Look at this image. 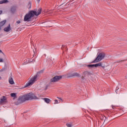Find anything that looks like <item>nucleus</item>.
I'll use <instances>...</instances> for the list:
<instances>
[{"instance_id":"nucleus-1","label":"nucleus","mask_w":127,"mask_h":127,"mask_svg":"<svg viewBox=\"0 0 127 127\" xmlns=\"http://www.w3.org/2000/svg\"><path fill=\"white\" fill-rule=\"evenodd\" d=\"M38 97L32 93H29L27 94H24L18 98L19 102L23 103L25 101H29L30 100H38Z\"/></svg>"},{"instance_id":"nucleus-2","label":"nucleus","mask_w":127,"mask_h":127,"mask_svg":"<svg viewBox=\"0 0 127 127\" xmlns=\"http://www.w3.org/2000/svg\"><path fill=\"white\" fill-rule=\"evenodd\" d=\"M41 13V9L39 8L38 11L31 10L28 13H27L24 17V21H30V19L32 18L34 15L38 16L39 14Z\"/></svg>"},{"instance_id":"nucleus-3","label":"nucleus","mask_w":127,"mask_h":127,"mask_svg":"<svg viewBox=\"0 0 127 127\" xmlns=\"http://www.w3.org/2000/svg\"><path fill=\"white\" fill-rule=\"evenodd\" d=\"M106 57V54L104 52L99 53L97 54V56L96 59L92 62V63H97L102 61L104 58Z\"/></svg>"},{"instance_id":"nucleus-4","label":"nucleus","mask_w":127,"mask_h":127,"mask_svg":"<svg viewBox=\"0 0 127 127\" xmlns=\"http://www.w3.org/2000/svg\"><path fill=\"white\" fill-rule=\"evenodd\" d=\"M37 79V75H35L34 77H32L29 81L26 83V85L25 86V88L27 87H29V86H31V85H33L34 82L36 81Z\"/></svg>"},{"instance_id":"nucleus-5","label":"nucleus","mask_w":127,"mask_h":127,"mask_svg":"<svg viewBox=\"0 0 127 127\" xmlns=\"http://www.w3.org/2000/svg\"><path fill=\"white\" fill-rule=\"evenodd\" d=\"M62 79V76L56 75L50 79V82L51 83H55L56 82H58V81H60V80Z\"/></svg>"},{"instance_id":"nucleus-6","label":"nucleus","mask_w":127,"mask_h":127,"mask_svg":"<svg viewBox=\"0 0 127 127\" xmlns=\"http://www.w3.org/2000/svg\"><path fill=\"white\" fill-rule=\"evenodd\" d=\"M3 30L5 31V32H8L9 31H10V30H11V28H10V24H9L7 27H5L3 29Z\"/></svg>"},{"instance_id":"nucleus-7","label":"nucleus","mask_w":127,"mask_h":127,"mask_svg":"<svg viewBox=\"0 0 127 127\" xmlns=\"http://www.w3.org/2000/svg\"><path fill=\"white\" fill-rule=\"evenodd\" d=\"M10 11H11V13H14V12L16 11V6H12L11 7Z\"/></svg>"},{"instance_id":"nucleus-8","label":"nucleus","mask_w":127,"mask_h":127,"mask_svg":"<svg viewBox=\"0 0 127 127\" xmlns=\"http://www.w3.org/2000/svg\"><path fill=\"white\" fill-rule=\"evenodd\" d=\"M8 81H9V84H10V85H13L14 84V81H13V78H12V76H11V75L9 77Z\"/></svg>"},{"instance_id":"nucleus-9","label":"nucleus","mask_w":127,"mask_h":127,"mask_svg":"<svg viewBox=\"0 0 127 127\" xmlns=\"http://www.w3.org/2000/svg\"><path fill=\"white\" fill-rule=\"evenodd\" d=\"M0 101L1 102V104L3 103H6V97H5V96H2V97H1Z\"/></svg>"},{"instance_id":"nucleus-10","label":"nucleus","mask_w":127,"mask_h":127,"mask_svg":"<svg viewBox=\"0 0 127 127\" xmlns=\"http://www.w3.org/2000/svg\"><path fill=\"white\" fill-rule=\"evenodd\" d=\"M42 100H43L45 103L47 104H50V102H51V100L47 98H42Z\"/></svg>"},{"instance_id":"nucleus-11","label":"nucleus","mask_w":127,"mask_h":127,"mask_svg":"<svg viewBox=\"0 0 127 127\" xmlns=\"http://www.w3.org/2000/svg\"><path fill=\"white\" fill-rule=\"evenodd\" d=\"M75 76H76V77H79L80 75L77 72H74L72 73L70 76H68V77H75Z\"/></svg>"},{"instance_id":"nucleus-12","label":"nucleus","mask_w":127,"mask_h":127,"mask_svg":"<svg viewBox=\"0 0 127 127\" xmlns=\"http://www.w3.org/2000/svg\"><path fill=\"white\" fill-rule=\"evenodd\" d=\"M6 22V20H3L0 22V26H3L4 24H5Z\"/></svg>"},{"instance_id":"nucleus-13","label":"nucleus","mask_w":127,"mask_h":127,"mask_svg":"<svg viewBox=\"0 0 127 127\" xmlns=\"http://www.w3.org/2000/svg\"><path fill=\"white\" fill-rule=\"evenodd\" d=\"M62 49L63 50V51H67V50H68V48H67V46L65 45L62 46Z\"/></svg>"},{"instance_id":"nucleus-14","label":"nucleus","mask_w":127,"mask_h":127,"mask_svg":"<svg viewBox=\"0 0 127 127\" xmlns=\"http://www.w3.org/2000/svg\"><path fill=\"white\" fill-rule=\"evenodd\" d=\"M8 0H1L0 1V4H2L3 3H7Z\"/></svg>"},{"instance_id":"nucleus-15","label":"nucleus","mask_w":127,"mask_h":127,"mask_svg":"<svg viewBox=\"0 0 127 127\" xmlns=\"http://www.w3.org/2000/svg\"><path fill=\"white\" fill-rule=\"evenodd\" d=\"M28 63H34L35 62V60L34 59H31V60H29V59H28Z\"/></svg>"},{"instance_id":"nucleus-16","label":"nucleus","mask_w":127,"mask_h":127,"mask_svg":"<svg viewBox=\"0 0 127 127\" xmlns=\"http://www.w3.org/2000/svg\"><path fill=\"white\" fill-rule=\"evenodd\" d=\"M10 96H11V97H12V98H16V93H11Z\"/></svg>"},{"instance_id":"nucleus-17","label":"nucleus","mask_w":127,"mask_h":127,"mask_svg":"<svg viewBox=\"0 0 127 127\" xmlns=\"http://www.w3.org/2000/svg\"><path fill=\"white\" fill-rule=\"evenodd\" d=\"M96 64L97 65V67L101 66V67H102L103 68H104V66H102V63H99L98 64Z\"/></svg>"},{"instance_id":"nucleus-18","label":"nucleus","mask_w":127,"mask_h":127,"mask_svg":"<svg viewBox=\"0 0 127 127\" xmlns=\"http://www.w3.org/2000/svg\"><path fill=\"white\" fill-rule=\"evenodd\" d=\"M88 68H93L94 64H88L87 65Z\"/></svg>"},{"instance_id":"nucleus-19","label":"nucleus","mask_w":127,"mask_h":127,"mask_svg":"<svg viewBox=\"0 0 127 127\" xmlns=\"http://www.w3.org/2000/svg\"><path fill=\"white\" fill-rule=\"evenodd\" d=\"M66 126L67 127H72V124H71L66 123Z\"/></svg>"},{"instance_id":"nucleus-20","label":"nucleus","mask_w":127,"mask_h":127,"mask_svg":"<svg viewBox=\"0 0 127 127\" xmlns=\"http://www.w3.org/2000/svg\"><path fill=\"white\" fill-rule=\"evenodd\" d=\"M59 103H60V101H58V100H55V103H54V104H55V105H56V104H59Z\"/></svg>"},{"instance_id":"nucleus-21","label":"nucleus","mask_w":127,"mask_h":127,"mask_svg":"<svg viewBox=\"0 0 127 127\" xmlns=\"http://www.w3.org/2000/svg\"><path fill=\"white\" fill-rule=\"evenodd\" d=\"M28 6H29V8H31V2L28 3Z\"/></svg>"},{"instance_id":"nucleus-22","label":"nucleus","mask_w":127,"mask_h":127,"mask_svg":"<svg viewBox=\"0 0 127 127\" xmlns=\"http://www.w3.org/2000/svg\"><path fill=\"white\" fill-rule=\"evenodd\" d=\"M24 63L25 64H28L29 63H28V62H27V60H25L24 61Z\"/></svg>"},{"instance_id":"nucleus-23","label":"nucleus","mask_w":127,"mask_h":127,"mask_svg":"<svg viewBox=\"0 0 127 127\" xmlns=\"http://www.w3.org/2000/svg\"><path fill=\"white\" fill-rule=\"evenodd\" d=\"M118 90H119V88L117 87L116 90V94H118Z\"/></svg>"},{"instance_id":"nucleus-24","label":"nucleus","mask_w":127,"mask_h":127,"mask_svg":"<svg viewBox=\"0 0 127 127\" xmlns=\"http://www.w3.org/2000/svg\"><path fill=\"white\" fill-rule=\"evenodd\" d=\"M93 67H98V65H97V64H93Z\"/></svg>"},{"instance_id":"nucleus-25","label":"nucleus","mask_w":127,"mask_h":127,"mask_svg":"<svg viewBox=\"0 0 127 127\" xmlns=\"http://www.w3.org/2000/svg\"><path fill=\"white\" fill-rule=\"evenodd\" d=\"M112 0H107L106 1L108 2V4L110 3V1H111Z\"/></svg>"},{"instance_id":"nucleus-26","label":"nucleus","mask_w":127,"mask_h":127,"mask_svg":"<svg viewBox=\"0 0 127 127\" xmlns=\"http://www.w3.org/2000/svg\"><path fill=\"white\" fill-rule=\"evenodd\" d=\"M0 62H3V60L2 59H0Z\"/></svg>"},{"instance_id":"nucleus-27","label":"nucleus","mask_w":127,"mask_h":127,"mask_svg":"<svg viewBox=\"0 0 127 127\" xmlns=\"http://www.w3.org/2000/svg\"><path fill=\"white\" fill-rule=\"evenodd\" d=\"M16 23H18V24L20 23V21H19V20L17 21Z\"/></svg>"},{"instance_id":"nucleus-28","label":"nucleus","mask_w":127,"mask_h":127,"mask_svg":"<svg viewBox=\"0 0 127 127\" xmlns=\"http://www.w3.org/2000/svg\"><path fill=\"white\" fill-rule=\"evenodd\" d=\"M112 109H113V110H115V109H116V107L112 106Z\"/></svg>"},{"instance_id":"nucleus-29","label":"nucleus","mask_w":127,"mask_h":127,"mask_svg":"<svg viewBox=\"0 0 127 127\" xmlns=\"http://www.w3.org/2000/svg\"><path fill=\"white\" fill-rule=\"evenodd\" d=\"M57 99H59L60 100H61V101H62V98H60V97H57Z\"/></svg>"},{"instance_id":"nucleus-30","label":"nucleus","mask_w":127,"mask_h":127,"mask_svg":"<svg viewBox=\"0 0 127 127\" xmlns=\"http://www.w3.org/2000/svg\"><path fill=\"white\" fill-rule=\"evenodd\" d=\"M2 13V10H0V14H1Z\"/></svg>"},{"instance_id":"nucleus-31","label":"nucleus","mask_w":127,"mask_h":127,"mask_svg":"<svg viewBox=\"0 0 127 127\" xmlns=\"http://www.w3.org/2000/svg\"><path fill=\"white\" fill-rule=\"evenodd\" d=\"M39 73H43V70H41L39 71Z\"/></svg>"},{"instance_id":"nucleus-32","label":"nucleus","mask_w":127,"mask_h":127,"mask_svg":"<svg viewBox=\"0 0 127 127\" xmlns=\"http://www.w3.org/2000/svg\"><path fill=\"white\" fill-rule=\"evenodd\" d=\"M47 88H48V86L46 85L45 90H47Z\"/></svg>"},{"instance_id":"nucleus-33","label":"nucleus","mask_w":127,"mask_h":127,"mask_svg":"<svg viewBox=\"0 0 127 127\" xmlns=\"http://www.w3.org/2000/svg\"><path fill=\"white\" fill-rule=\"evenodd\" d=\"M3 70H4V69H2L1 70V72H2V71H3Z\"/></svg>"},{"instance_id":"nucleus-34","label":"nucleus","mask_w":127,"mask_h":127,"mask_svg":"<svg viewBox=\"0 0 127 127\" xmlns=\"http://www.w3.org/2000/svg\"><path fill=\"white\" fill-rule=\"evenodd\" d=\"M0 30H1V28L0 27Z\"/></svg>"},{"instance_id":"nucleus-35","label":"nucleus","mask_w":127,"mask_h":127,"mask_svg":"<svg viewBox=\"0 0 127 127\" xmlns=\"http://www.w3.org/2000/svg\"><path fill=\"white\" fill-rule=\"evenodd\" d=\"M0 52H1H1H2L1 50H0Z\"/></svg>"},{"instance_id":"nucleus-36","label":"nucleus","mask_w":127,"mask_h":127,"mask_svg":"<svg viewBox=\"0 0 127 127\" xmlns=\"http://www.w3.org/2000/svg\"><path fill=\"white\" fill-rule=\"evenodd\" d=\"M0 104H1V102H0Z\"/></svg>"}]
</instances>
